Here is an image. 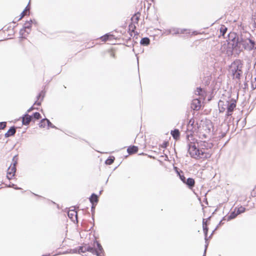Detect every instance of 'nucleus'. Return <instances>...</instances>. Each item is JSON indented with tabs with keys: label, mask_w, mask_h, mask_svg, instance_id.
Instances as JSON below:
<instances>
[{
	"label": "nucleus",
	"mask_w": 256,
	"mask_h": 256,
	"mask_svg": "<svg viewBox=\"0 0 256 256\" xmlns=\"http://www.w3.org/2000/svg\"><path fill=\"white\" fill-rule=\"evenodd\" d=\"M188 147L190 155L194 158H206L210 156L209 154L207 153L205 150L198 148L196 144L194 142H189L188 144Z\"/></svg>",
	"instance_id": "obj_1"
},
{
	"label": "nucleus",
	"mask_w": 256,
	"mask_h": 256,
	"mask_svg": "<svg viewBox=\"0 0 256 256\" xmlns=\"http://www.w3.org/2000/svg\"><path fill=\"white\" fill-rule=\"evenodd\" d=\"M96 244V247L95 245L94 246H91L88 244H84L81 246H80L78 248V252L84 253L86 252L92 253L93 255H96V256H100V254L104 252V249L101 244L97 241L95 242Z\"/></svg>",
	"instance_id": "obj_2"
},
{
	"label": "nucleus",
	"mask_w": 256,
	"mask_h": 256,
	"mask_svg": "<svg viewBox=\"0 0 256 256\" xmlns=\"http://www.w3.org/2000/svg\"><path fill=\"white\" fill-rule=\"evenodd\" d=\"M242 67V62L240 60H236L232 63L230 66V70L235 78L238 80L240 78L243 73Z\"/></svg>",
	"instance_id": "obj_3"
},
{
	"label": "nucleus",
	"mask_w": 256,
	"mask_h": 256,
	"mask_svg": "<svg viewBox=\"0 0 256 256\" xmlns=\"http://www.w3.org/2000/svg\"><path fill=\"white\" fill-rule=\"evenodd\" d=\"M238 42L244 47L245 50H246L248 51L256 49L255 42L249 38L246 39H243L242 38H238Z\"/></svg>",
	"instance_id": "obj_4"
},
{
	"label": "nucleus",
	"mask_w": 256,
	"mask_h": 256,
	"mask_svg": "<svg viewBox=\"0 0 256 256\" xmlns=\"http://www.w3.org/2000/svg\"><path fill=\"white\" fill-rule=\"evenodd\" d=\"M220 52L222 54V58L232 56L233 53L232 48L228 43L224 42L220 46Z\"/></svg>",
	"instance_id": "obj_5"
},
{
	"label": "nucleus",
	"mask_w": 256,
	"mask_h": 256,
	"mask_svg": "<svg viewBox=\"0 0 256 256\" xmlns=\"http://www.w3.org/2000/svg\"><path fill=\"white\" fill-rule=\"evenodd\" d=\"M13 164H12L11 165L9 166L7 171V178L8 180H10L14 176L16 172V162L14 161V158H13Z\"/></svg>",
	"instance_id": "obj_6"
},
{
	"label": "nucleus",
	"mask_w": 256,
	"mask_h": 256,
	"mask_svg": "<svg viewBox=\"0 0 256 256\" xmlns=\"http://www.w3.org/2000/svg\"><path fill=\"white\" fill-rule=\"evenodd\" d=\"M211 56L212 58L216 60H220L222 58V54L220 52V46H217L216 47L213 48L211 52Z\"/></svg>",
	"instance_id": "obj_7"
},
{
	"label": "nucleus",
	"mask_w": 256,
	"mask_h": 256,
	"mask_svg": "<svg viewBox=\"0 0 256 256\" xmlns=\"http://www.w3.org/2000/svg\"><path fill=\"white\" fill-rule=\"evenodd\" d=\"M191 108L195 110H199L201 108V101L199 98H194L191 104Z\"/></svg>",
	"instance_id": "obj_8"
},
{
	"label": "nucleus",
	"mask_w": 256,
	"mask_h": 256,
	"mask_svg": "<svg viewBox=\"0 0 256 256\" xmlns=\"http://www.w3.org/2000/svg\"><path fill=\"white\" fill-rule=\"evenodd\" d=\"M187 31L186 29L180 28H170V32L172 34H184Z\"/></svg>",
	"instance_id": "obj_9"
},
{
	"label": "nucleus",
	"mask_w": 256,
	"mask_h": 256,
	"mask_svg": "<svg viewBox=\"0 0 256 256\" xmlns=\"http://www.w3.org/2000/svg\"><path fill=\"white\" fill-rule=\"evenodd\" d=\"M197 130V126H187L188 134L186 136L188 138L190 136H192V133L194 132Z\"/></svg>",
	"instance_id": "obj_10"
},
{
	"label": "nucleus",
	"mask_w": 256,
	"mask_h": 256,
	"mask_svg": "<svg viewBox=\"0 0 256 256\" xmlns=\"http://www.w3.org/2000/svg\"><path fill=\"white\" fill-rule=\"evenodd\" d=\"M226 103L228 104V105H227V110L229 112H232L234 110V108L236 106V100H234L231 102H229L228 101H227Z\"/></svg>",
	"instance_id": "obj_11"
},
{
	"label": "nucleus",
	"mask_w": 256,
	"mask_h": 256,
	"mask_svg": "<svg viewBox=\"0 0 256 256\" xmlns=\"http://www.w3.org/2000/svg\"><path fill=\"white\" fill-rule=\"evenodd\" d=\"M68 218L72 221L77 220V212L74 210H70L68 212Z\"/></svg>",
	"instance_id": "obj_12"
},
{
	"label": "nucleus",
	"mask_w": 256,
	"mask_h": 256,
	"mask_svg": "<svg viewBox=\"0 0 256 256\" xmlns=\"http://www.w3.org/2000/svg\"><path fill=\"white\" fill-rule=\"evenodd\" d=\"M32 116L28 114H25L22 117V122L24 125H28L31 122Z\"/></svg>",
	"instance_id": "obj_13"
},
{
	"label": "nucleus",
	"mask_w": 256,
	"mask_h": 256,
	"mask_svg": "<svg viewBox=\"0 0 256 256\" xmlns=\"http://www.w3.org/2000/svg\"><path fill=\"white\" fill-rule=\"evenodd\" d=\"M44 94L43 92V91H42L37 96V101L35 102L34 104V105H37L40 106L41 104V102L42 100L44 98Z\"/></svg>",
	"instance_id": "obj_14"
},
{
	"label": "nucleus",
	"mask_w": 256,
	"mask_h": 256,
	"mask_svg": "<svg viewBox=\"0 0 256 256\" xmlns=\"http://www.w3.org/2000/svg\"><path fill=\"white\" fill-rule=\"evenodd\" d=\"M16 132V128L15 126L11 127L8 130L5 134L4 136L6 138H8L10 136H14Z\"/></svg>",
	"instance_id": "obj_15"
},
{
	"label": "nucleus",
	"mask_w": 256,
	"mask_h": 256,
	"mask_svg": "<svg viewBox=\"0 0 256 256\" xmlns=\"http://www.w3.org/2000/svg\"><path fill=\"white\" fill-rule=\"evenodd\" d=\"M184 184H186L190 189H192L194 186L195 182L194 179L190 178L186 180Z\"/></svg>",
	"instance_id": "obj_16"
},
{
	"label": "nucleus",
	"mask_w": 256,
	"mask_h": 256,
	"mask_svg": "<svg viewBox=\"0 0 256 256\" xmlns=\"http://www.w3.org/2000/svg\"><path fill=\"white\" fill-rule=\"evenodd\" d=\"M138 150V148L134 146H130L127 149L128 152L130 154L136 152Z\"/></svg>",
	"instance_id": "obj_17"
},
{
	"label": "nucleus",
	"mask_w": 256,
	"mask_h": 256,
	"mask_svg": "<svg viewBox=\"0 0 256 256\" xmlns=\"http://www.w3.org/2000/svg\"><path fill=\"white\" fill-rule=\"evenodd\" d=\"M170 134L174 138L175 140L178 139L180 137V132L178 129H175L174 130H172Z\"/></svg>",
	"instance_id": "obj_18"
},
{
	"label": "nucleus",
	"mask_w": 256,
	"mask_h": 256,
	"mask_svg": "<svg viewBox=\"0 0 256 256\" xmlns=\"http://www.w3.org/2000/svg\"><path fill=\"white\" fill-rule=\"evenodd\" d=\"M90 201L92 205L94 204V202L97 203L98 202V197L97 195L94 194H92L90 198Z\"/></svg>",
	"instance_id": "obj_19"
},
{
	"label": "nucleus",
	"mask_w": 256,
	"mask_h": 256,
	"mask_svg": "<svg viewBox=\"0 0 256 256\" xmlns=\"http://www.w3.org/2000/svg\"><path fill=\"white\" fill-rule=\"evenodd\" d=\"M195 94L200 96L204 97V91L200 88H198L195 91Z\"/></svg>",
	"instance_id": "obj_20"
},
{
	"label": "nucleus",
	"mask_w": 256,
	"mask_h": 256,
	"mask_svg": "<svg viewBox=\"0 0 256 256\" xmlns=\"http://www.w3.org/2000/svg\"><path fill=\"white\" fill-rule=\"evenodd\" d=\"M202 227H203V230L204 232L205 235V240H207L206 237H207V234L208 232V228L206 226V222H205V220L203 219L202 221Z\"/></svg>",
	"instance_id": "obj_21"
},
{
	"label": "nucleus",
	"mask_w": 256,
	"mask_h": 256,
	"mask_svg": "<svg viewBox=\"0 0 256 256\" xmlns=\"http://www.w3.org/2000/svg\"><path fill=\"white\" fill-rule=\"evenodd\" d=\"M150 40L148 38H142L140 42V44L143 46H148L150 44Z\"/></svg>",
	"instance_id": "obj_22"
},
{
	"label": "nucleus",
	"mask_w": 256,
	"mask_h": 256,
	"mask_svg": "<svg viewBox=\"0 0 256 256\" xmlns=\"http://www.w3.org/2000/svg\"><path fill=\"white\" fill-rule=\"evenodd\" d=\"M32 21L30 20V21L26 22V23L24 25L23 28L24 29H26V30H28V31L30 30V28L32 26Z\"/></svg>",
	"instance_id": "obj_23"
},
{
	"label": "nucleus",
	"mask_w": 256,
	"mask_h": 256,
	"mask_svg": "<svg viewBox=\"0 0 256 256\" xmlns=\"http://www.w3.org/2000/svg\"><path fill=\"white\" fill-rule=\"evenodd\" d=\"M204 148H202V150H204L205 148L206 149H208V148H210L212 146V143H208V142H203V146H202Z\"/></svg>",
	"instance_id": "obj_24"
},
{
	"label": "nucleus",
	"mask_w": 256,
	"mask_h": 256,
	"mask_svg": "<svg viewBox=\"0 0 256 256\" xmlns=\"http://www.w3.org/2000/svg\"><path fill=\"white\" fill-rule=\"evenodd\" d=\"M25 32H26L27 34L30 33V30L28 31V30H26V29H24V28H22L21 29L20 31V34L22 38H25L26 36V34H25Z\"/></svg>",
	"instance_id": "obj_25"
},
{
	"label": "nucleus",
	"mask_w": 256,
	"mask_h": 256,
	"mask_svg": "<svg viewBox=\"0 0 256 256\" xmlns=\"http://www.w3.org/2000/svg\"><path fill=\"white\" fill-rule=\"evenodd\" d=\"M46 124H47V118H44L42 119L40 124H39V126L40 127V128H44L46 126Z\"/></svg>",
	"instance_id": "obj_26"
},
{
	"label": "nucleus",
	"mask_w": 256,
	"mask_h": 256,
	"mask_svg": "<svg viewBox=\"0 0 256 256\" xmlns=\"http://www.w3.org/2000/svg\"><path fill=\"white\" fill-rule=\"evenodd\" d=\"M112 35H110L108 34H106L104 36H101L100 39L102 40V42H106V41L108 40H109L110 38L112 37Z\"/></svg>",
	"instance_id": "obj_27"
},
{
	"label": "nucleus",
	"mask_w": 256,
	"mask_h": 256,
	"mask_svg": "<svg viewBox=\"0 0 256 256\" xmlns=\"http://www.w3.org/2000/svg\"><path fill=\"white\" fill-rule=\"evenodd\" d=\"M114 157L112 158H108L106 160L105 163H106V164H108V165L112 164L114 162Z\"/></svg>",
	"instance_id": "obj_28"
},
{
	"label": "nucleus",
	"mask_w": 256,
	"mask_h": 256,
	"mask_svg": "<svg viewBox=\"0 0 256 256\" xmlns=\"http://www.w3.org/2000/svg\"><path fill=\"white\" fill-rule=\"evenodd\" d=\"M238 214L237 212H236L235 211L233 212L232 213H230V215L228 216V219L231 220L234 218Z\"/></svg>",
	"instance_id": "obj_29"
},
{
	"label": "nucleus",
	"mask_w": 256,
	"mask_h": 256,
	"mask_svg": "<svg viewBox=\"0 0 256 256\" xmlns=\"http://www.w3.org/2000/svg\"><path fill=\"white\" fill-rule=\"evenodd\" d=\"M245 211H246V208L243 206H240L238 208L236 212L239 214H240L244 212Z\"/></svg>",
	"instance_id": "obj_30"
},
{
	"label": "nucleus",
	"mask_w": 256,
	"mask_h": 256,
	"mask_svg": "<svg viewBox=\"0 0 256 256\" xmlns=\"http://www.w3.org/2000/svg\"><path fill=\"white\" fill-rule=\"evenodd\" d=\"M27 10H29V8H28V6H27L26 8V9L21 13L20 14V17L18 18V20H20L26 14V11Z\"/></svg>",
	"instance_id": "obj_31"
},
{
	"label": "nucleus",
	"mask_w": 256,
	"mask_h": 256,
	"mask_svg": "<svg viewBox=\"0 0 256 256\" xmlns=\"http://www.w3.org/2000/svg\"><path fill=\"white\" fill-rule=\"evenodd\" d=\"M251 87L252 90L256 89V77L254 78V80H252Z\"/></svg>",
	"instance_id": "obj_32"
},
{
	"label": "nucleus",
	"mask_w": 256,
	"mask_h": 256,
	"mask_svg": "<svg viewBox=\"0 0 256 256\" xmlns=\"http://www.w3.org/2000/svg\"><path fill=\"white\" fill-rule=\"evenodd\" d=\"M34 118L36 120H39L41 118L40 114L38 112H36L33 114Z\"/></svg>",
	"instance_id": "obj_33"
},
{
	"label": "nucleus",
	"mask_w": 256,
	"mask_h": 256,
	"mask_svg": "<svg viewBox=\"0 0 256 256\" xmlns=\"http://www.w3.org/2000/svg\"><path fill=\"white\" fill-rule=\"evenodd\" d=\"M220 31L222 33V35H224L227 31V28L224 26H222L220 29Z\"/></svg>",
	"instance_id": "obj_34"
},
{
	"label": "nucleus",
	"mask_w": 256,
	"mask_h": 256,
	"mask_svg": "<svg viewBox=\"0 0 256 256\" xmlns=\"http://www.w3.org/2000/svg\"><path fill=\"white\" fill-rule=\"evenodd\" d=\"M170 34H171L170 28L164 30L162 33V34H165L166 36L169 35Z\"/></svg>",
	"instance_id": "obj_35"
},
{
	"label": "nucleus",
	"mask_w": 256,
	"mask_h": 256,
	"mask_svg": "<svg viewBox=\"0 0 256 256\" xmlns=\"http://www.w3.org/2000/svg\"><path fill=\"white\" fill-rule=\"evenodd\" d=\"M6 126V122H0V130L4 129Z\"/></svg>",
	"instance_id": "obj_36"
},
{
	"label": "nucleus",
	"mask_w": 256,
	"mask_h": 256,
	"mask_svg": "<svg viewBox=\"0 0 256 256\" xmlns=\"http://www.w3.org/2000/svg\"><path fill=\"white\" fill-rule=\"evenodd\" d=\"M188 126H196V124H194V119L192 118L190 120L188 124Z\"/></svg>",
	"instance_id": "obj_37"
},
{
	"label": "nucleus",
	"mask_w": 256,
	"mask_h": 256,
	"mask_svg": "<svg viewBox=\"0 0 256 256\" xmlns=\"http://www.w3.org/2000/svg\"><path fill=\"white\" fill-rule=\"evenodd\" d=\"M47 124L48 127H50L52 128H56V127L54 125H53L48 119H47Z\"/></svg>",
	"instance_id": "obj_38"
},
{
	"label": "nucleus",
	"mask_w": 256,
	"mask_h": 256,
	"mask_svg": "<svg viewBox=\"0 0 256 256\" xmlns=\"http://www.w3.org/2000/svg\"><path fill=\"white\" fill-rule=\"evenodd\" d=\"M179 176L180 180L184 184L186 180L184 176V175H180V174H179Z\"/></svg>",
	"instance_id": "obj_39"
},
{
	"label": "nucleus",
	"mask_w": 256,
	"mask_h": 256,
	"mask_svg": "<svg viewBox=\"0 0 256 256\" xmlns=\"http://www.w3.org/2000/svg\"><path fill=\"white\" fill-rule=\"evenodd\" d=\"M221 224H222V221H220V222H219L216 228H215V229L213 230V232H212V234H211V235H212V234H214V231H215V230H216L218 228V226H219Z\"/></svg>",
	"instance_id": "obj_40"
},
{
	"label": "nucleus",
	"mask_w": 256,
	"mask_h": 256,
	"mask_svg": "<svg viewBox=\"0 0 256 256\" xmlns=\"http://www.w3.org/2000/svg\"><path fill=\"white\" fill-rule=\"evenodd\" d=\"M220 104H219V105ZM225 110V108H223V107H220V106H219V110H220V112H223Z\"/></svg>",
	"instance_id": "obj_41"
},
{
	"label": "nucleus",
	"mask_w": 256,
	"mask_h": 256,
	"mask_svg": "<svg viewBox=\"0 0 256 256\" xmlns=\"http://www.w3.org/2000/svg\"><path fill=\"white\" fill-rule=\"evenodd\" d=\"M35 108H36V109H37V110H38V108H34V106H32L31 108H30L28 110V112H30L32 110L35 109Z\"/></svg>",
	"instance_id": "obj_42"
},
{
	"label": "nucleus",
	"mask_w": 256,
	"mask_h": 256,
	"mask_svg": "<svg viewBox=\"0 0 256 256\" xmlns=\"http://www.w3.org/2000/svg\"><path fill=\"white\" fill-rule=\"evenodd\" d=\"M242 128H244V125L246 124V118L242 120Z\"/></svg>",
	"instance_id": "obj_43"
},
{
	"label": "nucleus",
	"mask_w": 256,
	"mask_h": 256,
	"mask_svg": "<svg viewBox=\"0 0 256 256\" xmlns=\"http://www.w3.org/2000/svg\"><path fill=\"white\" fill-rule=\"evenodd\" d=\"M77 252H78V250H77L76 249H74V250H70L71 253H76Z\"/></svg>",
	"instance_id": "obj_44"
},
{
	"label": "nucleus",
	"mask_w": 256,
	"mask_h": 256,
	"mask_svg": "<svg viewBox=\"0 0 256 256\" xmlns=\"http://www.w3.org/2000/svg\"><path fill=\"white\" fill-rule=\"evenodd\" d=\"M232 112H229L228 110H227V112H226V116H230L232 115Z\"/></svg>",
	"instance_id": "obj_45"
},
{
	"label": "nucleus",
	"mask_w": 256,
	"mask_h": 256,
	"mask_svg": "<svg viewBox=\"0 0 256 256\" xmlns=\"http://www.w3.org/2000/svg\"><path fill=\"white\" fill-rule=\"evenodd\" d=\"M110 56L111 57H112V58H114L115 57V54H114L113 52H110Z\"/></svg>",
	"instance_id": "obj_46"
},
{
	"label": "nucleus",
	"mask_w": 256,
	"mask_h": 256,
	"mask_svg": "<svg viewBox=\"0 0 256 256\" xmlns=\"http://www.w3.org/2000/svg\"><path fill=\"white\" fill-rule=\"evenodd\" d=\"M207 247H208V244H206L205 246V250H204V254L203 256H205V255H206Z\"/></svg>",
	"instance_id": "obj_47"
},
{
	"label": "nucleus",
	"mask_w": 256,
	"mask_h": 256,
	"mask_svg": "<svg viewBox=\"0 0 256 256\" xmlns=\"http://www.w3.org/2000/svg\"><path fill=\"white\" fill-rule=\"evenodd\" d=\"M134 18L136 19V21H138L139 20V18L138 16L134 17Z\"/></svg>",
	"instance_id": "obj_48"
},
{
	"label": "nucleus",
	"mask_w": 256,
	"mask_h": 256,
	"mask_svg": "<svg viewBox=\"0 0 256 256\" xmlns=\"http://www.w3.org/2000/svg\"><path fill=\"white\" fill-rule=\"evenodd\" d=\"M14 188L16 189V190H20V188H18V187H14Z\"/></svg>",
	"instance_id": "obj_49"
},
{
	"label": "nucleus",
	"mask_w": 256,
	"mask_h": 256,
	"mask_svg": "<svg viewBox=\"0 0 256 256\" xmlns=\"http://www.w3.org/2000/svg\"><path fill=\"white\" fill-rule=\"evenodd\" d=\"M14 184H12V185H10V186H10V187H13V188H14Z\"/></svg>",
	"instance_id": "obj_50"
},
{
	"label": "nucleus",
	"mask_w": 256,
	"mask_h": 256,
	"mask_svg": "<svg viewBox=\"0 0 256 256\" xmlns=\"http://www.w3.org/2000/svg\"><path fill=\"white\" fill-rule=\"evenodd\" d=\"M93 209H94V204L92 206V210Z\"/></svg>",
	"instance_id": "obj_51"
},
{
	"label": "nucleus",
	"mask_w": 256,
	"mask_h": 256,
	"mask_svg": "<svg viewBox=\"0 0 256 256\" xmlns=\"http://www.w3.org/2000/svg\"><path fill=\"white\" fill-rule=\"evenodd\" d=\"M42 256H50V254H48L43 255Z\"/></svg>",
	"instance_id": "obj_52"
},
{
	"label": "nucleus",
	"mask_w": 256,
	"mask_h": 256,
	"mask_svg": "<svg viewBox=\"0 0 256 256\" xmlns=\"http://www.w3.org/2000/svg\"><path fill=\"white\" fill-rule=\"evenodd\" d=\"M240 120H238V122H238H238H240Z\"/></svg>",
	"instance_id": "obj_53"
}]
</instances>
